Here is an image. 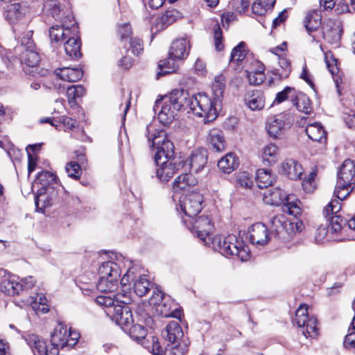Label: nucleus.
<instances>
[{
  "label": "nucleus",
  "mask_w": 355,
  "mask_h": 355,
  "mask_svg": "<svg viewBox=\"0 0 355 355\" xmlns=\"http://www.w3.org/2000/svg\"><path fill=\"white\" fill-rule=\"evenodd\" d=\"M279 155V150L276 145L269 144L262 150V157L263 161L268 162L269 164L276 162Z\"/></svg>",
  "instance_id": "5fc2aeb1"
},
{
  "label": "nucleus",
  "mask_w": 355,
  "mask_h": 355,
  "mask_svg": "<svg viewBox=\"0 0 355 355\" xmlns=\"http://www.w3.org/2000/svg\"><path fill=\"white\" fill-rule=\"evenodd\" d=\"M207 162V150L205 148L195 149L185 162L183 159V167L189 168L190 172L197 173L205 167Z\"/></svg>",
  "instance_id": "a211bd4d"
},
{
  "label": "nucleus",
  "mask_w": 355,
  "mask_h": 355,
  "mask_svg": "<svg viewBox=\"0 0 355 355\" xmlns=\"http://www.w3.org/2000/svg\"><path fill=\"white\" fill-rule=\"evenodd\" d=\"M316 171L313 170L309 174L307 178L303 180L302 186L303 189L307 192H312L315 188V178L316 177Z\"/></svg>",
  "instance_id": "774afa93"
},
{
  "label": "nucleus",
  "mask_w": 355,
  "mask_h": 355,
  "mask_svg": "<svg viewBox=\"0 0 355 355\" xmlns=\"http://www.w3.org/2000/svg\"><path fill=\"white\" fill-rule=\"evenodd\" d=\"M183 223L200 240L206 243V239L214 230L211 220L207 216H200L191 219H183Z\"/></svg>",
  "instance_id": "f8f14e48"
},
{
  "label": "nucleus",
  "mask_w": 355,
  "mask_h": 355,
  "mask_svg": "<svg viewBox=\"0 0 355 355\" xmlns=\"http://www.w3.org/2000/svg\"><path fill=\"white\" fill-rule=\"evenodd\" d=\"M67 327L63 324H59L51 334V342L53 347L63 348L67 344Z\"/></svg>",
  "instance_id": "e433bc0d"
},
{
  "label": "nucleus",
  "mask_w": 355,
  "mask_h": 355,
  "mask_svg": "<svg viewBox=\"0 0 355 355\" xmlns=\"http://www.w3.org/2000/svg\"><path fill=\"white\" fill-rule=\"evenodd\" d=\"M147 138L149 146L157 149L155 155V162H159V159L166 155V157L174 155V145L168 139L166 131L155 130L149 125L146 127Z\"/></svg>",
  "instance_id": "20e7f679"
},
{
  "label": "nucleus",
  "mask_w": 355,
  "mask_h": 355,
  "mask_svg": "<svg viewBox=\"0 0 355 355\" xmlns=\"http://www.w3.org/2000/svg\"><path fill=\"white\" fill-rule=\"evenodd\" d=\"M203 200V196L198 192H191L181 197L179 206L184 215L182 216V220L197 216L202 209Z\"/></svg>",
  "instance_id": "9b49d317"
},
{
  "label": "nucleus",
  "mask_w": 355,
  "mask_h": 355,
  "mask_svg": "<svg viewBox=\"0 0 355 355\" xmlns=\"http://www.w3.org/2000/svg\"><path fill=\"white\" fill-rule=\"evenodd\" d=\"M162 335L171 343H177L182 341L184 333L177 321H171L162 331Z\"/></svg>",
  "instance_id": "7c9ffc66"
},
{
  "label": "nucleus",
  "mask_w": 355,
  "mask_h": 355,
  "mask_svg": "<svg viewBox=\"0 0 355 355\" xmlns=\"http://www.w3.org/2000/svg\"><path fill=\"white\" fill-rule=\"evenodd\" d=\"M322 17L317 10L309 12L304 19V23L306 31L310 35L311 33L315 31L321 25Z\"/></svg>",
  "instance_id": "c03bdc74"
},
{
  "label": "nucleus",
  "mask_w": 355,
  "mask_h": 355,
  "mask_svg": "<svg viewBox=\"0 0 355 355\" xmlns=\"http://www.w3.org/2000/svg\"><path fill=\"white\" fill-rule=\"evenodd\" d=\"M225 87V78L223 76L220 75L216 76L214 81L212 85V93H213V98L208 96V98L210 101V104L211 106V110L213 112L212 118L209 116H206V121L211 122L215 120L218 116V110L221 109L222 107V101L223 98L224 89Z\"/></svg>",
  "instance_id": "4468645a"
},
{
  "label": "nucleus",
  "mask_w": 355,
  "mask_h": 355,
  "mask_svg": "<svg viewBox=\"0 0 355 355\" xmlns=\"http://www.w3.org/2000/svg\"><path fill=\"white\" fill-rule=\"evenodd\" d=\"M165 98L167 102L172 105L173 110H185L189 107L196 116L203 118L205 123H208L206 121V116H209V114L210 118L214 116L210 101L205 94L199 93L191 98L188 92L183 89H174Z\"/></svg>",
  "instance_id": "f257e3e1"
},
{
  "label": "nucleus",
  "mask_w": 355,
  "mask_h": 355,
  "mask_svg": "<svg viewBox=\"0 0 355 355\" xmlns=\"http://www.w3.org/2000/svg\"><path fill=\"white\" fill-rule=\"evenodd\" d=\"M130 281L132 282L134 292L139 297L144 296L153 286V284L148 280L146 275L141 274L136 266L128 268L121 280V284L124 286Z\"/></svg>",
  "instance_id": "423d86ee"
},
{
  "label": "nucleus",
  "mask_w": 355,
  "mask_h": 355,
  "mask_svg": "<svg viewBox=\"0 0 355 355\" xmlns=\"http://www.w3.org/2000/svg\"><path fill=\"white\" fill-rule=\"evenodd\" d=\"M282 169L287 177L291 180L302 179V166L293 159H286L282 164Z\"/></svg>",
  "instance_id": "4c0bfd02"
},
{
  "label": "nucleus",
  "mask_w": 355,
  "mask_h": 355,
  "mask_svg": "<svg viewBox=\"0 0 355 355\" xmlns=\"http://www.w3.org/2000/svg\"><path fill=\"white\" fill-rule=\"evenodd\" d=\"M263 200L271 205H282L284 212L295 217L302 213L301 202L294 195H287L279 188L269 189L263 193Z\"/></svg>",
  "instance_id": "7ed1b4c3"
},
{
  "label": "nucleus",
  "mask_w": 355,
  "mask_h": 355,
  "mask_svg": "<svg viewBox=\"0 0 355 355\" xmlns=\"http://www.w3.org/2000/svg\"><path fill=\"white\" fill-rule=\"evenodd\" d=\"M309 138L313 141L322 142L327 139V132L320 123L309 124L306 128Z\"/></svg>",
  "instance_id": "ea45409f"
},
{
  "label": "nucleus",
  "mask_w": 355,
  "mask_h": 355,
  "mask_svg": "<svg viewBox=\"0 0 355 355\" xmlns=\"http://www.w3.org/2000/svg\"><path fill=\"white\" fill-rule=\"evenodd\" d=\"M25 339L35 355H58V348L52 345L49 347L45 340L37 335L28 334Z\"/></svg>",
  "instance_id": "f3484780"
},
{
  "label": "nucleus",
  "mask_w": 355,
  "mask_h": 355,
  "mask_svg": "<svg viewBox=\"0 0 355 355\" xmlns=\"http://www.w3.org/2000/svg\"><path fill=\"white\" fill-rule=\"evenodd\" d=\"M189 42L187 38L175 40L171 44L168 54L172 58L182 60L189 55Z\"/></svg>",
  "instance_id": "c756f323"
},
{
  "label": "nucleus",
  "mask_w": 355,
  "mask_h": 355,
  "mask_svg": "<svg viewBox=\"0 0 355 355\" xmlns=\"http://www.w3.org/2000/svg\"><path fill=\"white\" fill-rule=\"evenodd\" d=\"M116 261H108L102 263L98 268V278L119 279L121 276V263H123L124 266H128L130 265L131 261L126 260L124 261V258L120 256H116Z\"/></svg>",
  "instance_id": "2eb2a0df"
},
{
  "label": "nucleus",
  "mask_w": 355,
  "mask_h": 355,
  "mask_svg": "<svg viewBox=\"0 0 355 355\" xmlns=\"http://www.w3.org/2000/svg\"><path fill=\"white\" fill-rule=\"evenodd\" d=\"M207 141L211 149L216 152H222L225 149L226 143L223 132L217 128L210 130Z\"/></svg>",
  "instance_id": "473e14b6"
},
{
  "label": "nucleus",
  "mask_w": 355,
  "mask_h": 355,
  "mask_svg": "<svg viewBox=\"0 0 355 355\" xmlns=\"http://www.w3.org/2000/svg\"><path fill=\"white\" fill-rule=\"evenodd\" d=\"M27 303L31 306L36 314H45L49 311V305L45 295L37 293L35 296H31L27 300Z\"/></svg>",
  "instance_id": "72a5a7b5"
},
{
  "label": "nucleus",
  "mask_w": 355,
  "mask_h": 355,
  "mask_svg": "<svg viewBox=\"0 0 355 355\" xmlns=\"http://www.w3.org/2000/svg\"><path fill=\"white\" fill-rule=\"evenodd\" d=\"M19 52V60L23 71L27 74L35 76L40 62V55L35 46L25 49Z\"/></svg>",
  "instance_id": "dca6fc26"
},
{
  "label": "nucleus",
  "mask_w": 355,
  "mask_h": 355,
  "mask_svg": "<svg viewBox=\"0 0 355 355\" xmlns=\"http://www.w3.org/2000/svg\"><path fill=\"white\" fill-rule=\"evenodd\" d=\"M33 31H29L24 33V35L20 40V45L15 48L16 51H20L28 48H33L35 46L32 39Z\"/></svg>",
  "instance_id": "e2e57ef3"
},
{
  "label": "nucleus",
  "mask_w": 355,
  "mask_h": 355,
  "mask_svg": "<svg viewBox=\"0 0 355 355\" xmlns=\"http://www.w3.org/2000/svg\"><path fill=\"white\" fill-rule=\"evenodd\" d=\"M65 170L68 176L75 180L78 179L82 173L80 165L76 162H70L67 163Z\"/></svg>",
  "instance_id": "338daca9"
},
{
  "label": "nucleus",
  "mask_w": 355,
  "mask_h": 355,
  "mask_svg": "<svg viewBox=\"0 0 355 355\" xmlns=\"http://www.w3.org/2000/svg\"><path fill=\"white\" fill-rule=\"evenodd\" d=\"M236 184L242 188L250 189L253 185L252 176L248 172H240L236 177Z\"/></svg>",
  "instance_id": "680f3d73"
},
{
  "label": "nucleus",
  "mask_w": 355,
  "mask_h": 355,
  "mask_svg": "<svg viewBox=\"0 0 355 355\" xmlns=\"http://www.w3.org/2000/svg\"><path fill=\"white\" fill-rule=\"evenodd\" d=\"M296 108L302 112L309 114L312 111L309 99L304 95L296 96L293 102Z\"/></svg>",
  "instance_id": "4d7b16f0"
},
{
  "label": "nucleus",
  "mask_w": 355,
  "mask_h": 355,
  "mask_svg": "<svg viewBox=\"0 0 355 355\" xmlns=\"http://www.w3.org/2000/svg\"><path fill=\"white\" fill-rule=\"evenodd\" d=\"M118 32L121 41L123 43V48H126V42L130 40L132 29L130 24H124L119 26Z\"/></svg>",
  "instance_id": "69168bd1"
},
{
  "label": "nucleus",
  "mask_w": 355,
  "mask_h": 355,
  "mask_svg": "<svg viewBox=\"0 0 355 355\" xmlns=\"http://www.w3.org/2000/svg\"><path fill=\"white\" fill-rule=\"evenodd\" d=\"M77 29L76 22L74 20H73L71 27L65 24L64 20L62 26L55 25L51 26L49 29V37L51 42L56 44H62L63 40L68 38L70 35H74Z\"/></svg>",
  "instance_id": "412c9836"
},
{
  "label": "nucleus",
  "mask_w": 355,
  "mask_h": 355,
  "mask_svg": "<svg viewBox=\"0 0 355 355\" xmlns=\"http://www.w3.org/2000/svg\"><path fill=\"white\" fill-rule=\"evenodd\" d=\"M331 214H330L329 216H330ZM333 216L328 219L329 220L330 229L332 232L334 233H340L343 234L344 232H346L347 227V220L344 219L339 215H336V214H332ZM327 218V216H326Z\"/></svg>",
  "instance_id": "de8ad7c7"
},
{
  "label": "nucleus",
  "mask_w": 355,
  "mask_h": 355,
  "mask_svg": "<svg viewBox=\"0 0 355 355\" xmlns=\"http://www.w3.org/2000/svg\"><path fill=\"white\" fill-rule=\"evenodd\" d=\"M104 295H99L96 297V302L102 306L113 311V308L119 305V303L128 304L130 299L125 295L120 293L115 294L114 293H105Z\"/></svg>",
  "instance_id": "b1692460"
},
{
  "label": "nucleus",
  "mask_w": 355,
  "mask_h": 355,
  "mask_svg": "<svg viewBox=\"0 0 355 355\" xmlns=\"http://www.w3.org/2000/svg\"><path fill=\"white\" fill-rule=\"evenodd\" d=\"M293 121V116L290 112L280 113L267 119L266 129L270 137L279 138L287 129L290 128Z\"/></svg>",
  "instance_id": "9d476101"
},
{
  "label": "nucleus",
  "mask_w": 355,
  "mask_h": 355,
  "mask_svg": "<svg viewBox=\"0 0 355 355\" xmlns=\"http://www.w3.org/2000/svg\"><path fill=\"white\" fill-rule=\"evenodd\" d=\"M247 51L245 43L241 42L232 49L230 61L236 62L243 61L247 55Z\"/></svg>",
  "instance_id": "13d9d810"
},
{
  "label": "nucleus",
  "mask_w": 355,
  "mask_h": 355,
  "mask_svg": "<svg viewBox=\"0 0 355 355\" xmlns=\"http://www.w3.org/2000/svg\"><path fill=\"white\" fill-rule=\"evenodd\" d=\"M44 10L50 14L55 20L64 22L61 15V5L58 0H46L44 4Z\"/></svg>",
  "instance_id": "09e8293b"
},
{
  "label": "nucleus",
  "mask_w": 355,
  "mask_h": 355,
  "mask_svg": "<svg viewBox=\"0 0 355 355\" xmlns=\"http://www.w3.org/2000/svg\"><path fill=\"white\" fill-rule=\"evenodd\" d=\"M355 177V162L345 159L338 173L337 188L351 187Z\"/></svg>",
  "instance_id": "6ab92c4d"
},
{
  "label": "nucleus",
  "mask_w": 355,
  "mask_h": 355,
  "mask_svg": "<svg viewBox=\"0 0 355 355\" xmlns=\"http://www.w3.org/2000/svg\"><path fill=\"white\" fill-rule=\"evenodd\" d=\"M214 248L225 257H236L242 261L250 257V249L239 241L235 235L216 236L213 240Z\"/></svg>",
  "instance_id": "f03ea898"
},
{
  "label": "nucleus",
  "mask_w": 355,
  "mask_h": 355,
  "mask_svg": "<svg viewBox=\"0 0 355 355\" xmlns=\"http://www.w3.org/2000/svg\"><path fill=\"white\" fill-rule=\"evenodd\" d=\"M124 49L126 53H128L131 49L132 54L139 55L143 51V42L139 38H130V40L126 42V48Z\"/></svg>",
  "instance_id": "052dcab7"
},
{
  "label": "nucleus",
  "mask_w": 355,
  "mask_h": 355,
  "mask_svg": "<svg viewBox=\"0 0 355 355\" xmlns=\"http://www.w3.org/2000/svg\"><path fill=\"white\" fill-rule=\"evenodd\" d=\"M271 230L275 235L284 241L291 239L302 230V220H288L283 214L277 215L270 220Z\"/></svg>",
  "instance_id": "39448f33"
},
{
  "label": "nucleus",
  "mask_w": 355,
  "mask_h": 355,
  "mask_svg": "<svg viewBox=\"0 0 355 355\" xmlns=\"http://www.w3.org/2000/svg\"><path fill=\"white\" fill-rule=\"evenodd\" d=\"M50 190L39 189L35 198V204L37 210L43 211L46 207L52 205L53 198L48 194Z\"/></svg>",
  "instance_id": "49530a36"
},
{
  "label": "nucleus",
  "mask_w": 355,
  "mask_h": 355,
  "mask_svg": "<svg viewBox=\"0 0 355 355\" xmlns=\"http://www.w3.org/2000/svg\"><path fill=\"white\" fill-rule=\"evenodd\" d=\"M74 35H70L65 42L64 46L66 54L71 59L76 60L81 57L80 52V41L78 38L73 37Z\"/></svg>",
  "instance_id": "a19ab883"
},
{
  "label": "nucleus",
  "mask_w": 355,
  "mask_h": 355,
  "mask_svg": "<svg viewBox=\"0 0 355 355\" xmlns=\"http://www.w3.org/2000/svg\"><path fill=\"white\" fill-rule=\"evenodd\" d=\"M145 348L154 355H184L188 351L189 345L186 341L170 343L162 350L157 338L152 336L150 345H145Z\"/></svg>",
  "instance_id": "ddd939ff"
},
{
  "label": "nucleus",
  "mask_w": 355,
  "mask_h": 355,
  "mask_svg": "<svg viewBox=\"0 0 355 355\" xmlns=\"http://www.w3.org/2000/svg\"><path fill=\"white\" fill-rule=\"evenodd\" d=\"M178 61L180 60L172 58L169 54L168 58L166 60H159L158 63L159 70L157 73V78H159L162 76L176 71L178 69Z\"/></svg>",
  "instance_id": "37998d69"
},
{
  "label": "nucleus",
  "mask_w": 355,
  "mask_h": 355,
  "mask_svg": "<svg viewBox=\"0 0 355 355\" xmlns=\"http://www.w3.org/2000/svg\"><path fill=\"white\" fill-rule=\"evenodd\" d=\"M157 168L156 174L160 182H168L174 174L183 168V159L181 157L171 156L166 157V155L159 159V162H155Z\"/></svg>",
  "instance_id": "1a4fd4ad"
},
{
  "label": "nucleus",
  "mask_w": 355,
  "mask_h": 355,
  "mask_svg": "<svg viewBox=\"0 0 355 355\" xmlns=\"http://www.w3.org/2000/svg\"><path fill=\"white\" fill-rule=\"evenodd\" d=\"M55 85L60 92L66 91L69 104L71 107L75 106L76 105V100L82 97L85 93V88L80 85L66 86L64 85L56 84Z\"/></svg>",
  "instance_id": "2f4dec72"
},
{
  "label": "nucleus",
  "mask_w": 355,
  "mask_h": 355,
  "mask_svg": "<svg viewBox=\"0 0 355 355\" xmlns=\"http://www.w3.org/2000/svg\"><path fill=\"white\" fill-rule=\"evenodd\" d=\"M164 294L162 291L156 289L153 291V295L150 299V304L157 306V309H165L166 308V304L163 302Z\"/></svg>",
  "instance_id": "0e129e2a"
},
{
  "label": "nucleus",
  "mask_w": 355,
  "mask_h": 355,
  "mask_svg": "<svg viewBox=\"0 0 355 355\" xmlns=\"http://www.w3.org/2000/svg\"><path fill=\"white\" fill-rule=\"evenodd\" d=\"M254 64L255 66L254 69H251L250 71L245 70L246 76L250 85H259L261 84L266 78L264 74L265 68L264 66L258 61H255Z\"/></svg>",
  "instance_id": "58836bf2"
},
{
  "label": "nucleus",
  "mask_w": 355,
  "mask_h": 355,
  "mask_svg": "<svg viewBox=\"0 0 355 355\" xmlns=\"http://www.w3.org/2000/svg\"><path fill=\"white\" fill-rule=\"evenodd\" d=\"M3 274V279L1 282V291L8 295H18L20 291H22V284L14 276L9 274L6 275V270L0 269V275Z\"/></svg>",
  "instance_id": "a878e982"
},
{
  "label": "nucleus",
  "mask_w": 355,
  "mask_h": 355,
  "mask_svg": "<svg viewBox=\"0 0 355 355\" xmlns=\"http://www.w3.org/2000/svg\"><path fill=\"white\" fill-rule=\"evenodd\" d=\"M37 183L41 184L42 187L40 189L51 190L53 187L52 184L57 182L55 175L49 171H42L37 176Z\"/></svg>",
  "instance_id": "8fccbe9b"
},
{
  "label": "nucleus",
  "mask_w": 355,
  "mask_h": 355,
  "mask_svg": "<svg viewBox=\"0 0 355 355\" xmlns=\"http://www.w3.org/2000/svg\"><path fill=\"white\" fill-rule=\"evenodd\" d=\"M296 96L297 93L295 88L286 87L282 91L276 94L273 104H279L289 98H291V101L293 102Z\"/></svg>",
  "instance_id": "6e6d98bb"
},
{
  "label": "nucleus",
  "mask_w": 355,
  "mask_h": 355,
  "mask_svg": "<svg viewBox=\"0 0 355 355\" xmlns=\"http://www.w3.org/2000/svg\"><path fill=\"white\" fill-rule=\"evenodd\" d=\"M275 175L271 171L265 168L258 169L256 173V180L260 189L267 188L272 185L275 181Z\"/></svg>",
  "instance_id": "a18cd8bd"
},
{
  "label": "nucleus",
  "mask_w": 355,
  "mask_h": 355,
  "mask_svg": "<svg viewBox=\"0 0 355 355\" xmlns=\"http://www.w3.org/2000/svg\"><path fill=\"white\" fill-rule=\"evenodd\" d=\"M239 159L235 153H229L218 161V166L225 173H230L239 166Z\"/></svg>",
  "instance_id": "79ce46f5"
},
{
  "label": "nucleus",
  "mask_w": 355,
  "mask_h": 355,
  "mask_svg": "<svg viewBox=\"0 0 355 355\" xmlns=\"http://www.w3.org/2000/svg\"><path fill=\"white\" fill-rule=\"evenodd\" d=\"M248 234L250 242L257 245H265L270 240L268 227L261 223L252 225L248 231Z\"/></svg>",
  "instance_id": "4be33fe9"
},
{
  "label": "nucleus",
  "mask_w": 355,
  "mask_h": 355,
  "mask_svg": "<svg viewBox=\"0 0 355 355\" xmlns=\"http://www.w3.org/2000/svg\"><path fill=\"white\" fill-rule=\"evenodd\" d=\"M123 331L128 334L133 340L140 343L144 347L145 345H150L152 336H150L149 338H146L147 329L145 327L132 323V324H130V326L127 327V329H125Z\"/></svg>",
  "instance_id": "cd10ccee"
},
{
  "label": "nucleus",
  "mask_w": 355,
  "mask_h": 355,
  "mask_svg": "<svg viewBox=\"0 0 355 355\" xmlns=\"http://www.w3.org/2000/svg\"><path fill=\"white\" fill-rule=\"evenodd\" d=\"M160 107L158 112V119L163 124H168L175 119V112L172 105L168 103L166 98L164 97L162 101L157 100L154 106V111L156 112Z\"/></svg>",
  "instance_id": "393cba45"
},
{
  "label": "nucleus",
  "mask_w": 355,
  "mask_h": 355,
  "mask_svg": "<svg viewBox=\"0 0 355 355\" xmlns=\"http://www.w3.org/2000/svg\"><path fill=\"white\" fill-rule=\"evenodd\" d=\"M55 74L62 80L76 82L83 76V71L80 68L64 67L55 69Z\"/></svg>",
  "instance_id": "f704fd0d"
},
{
  "label": "nucleus",
  "mask_w": 355,
  "mask_h": 355,
  "mask_svg": "<svg viewBox=\"0 0 355 355\" xmlns=\"http://www.w3.org/2000/svg\"><path fill=\"white\" fill-rule=\"evenodd\" d=\"M349 188L350 187L337 188V184L336 185L334 194L337 199L332 200L324 207L323 211V214L324 215V216H328L330 214H336L340 211V204L339 200H343L349 195Z\"/></svg>",
  "instance_id": "c85d7f7f"
},
{
  "label": "nucleus",
  "mask_w": 355,
  "mask_h": 355,
  "mask_svg": "<svg viewBox=\"0 0 355 355\" xmlns=\"http://www.w3.org/2000/svg\"><path fill=\"white\" fill-rule=\"evenodd\" d=\"M28 11V8L24 3H14L7 6L4 16L12 26L13 32H19L27 26L30 21L27 16Z\"/></svg>",
  "instance_id": "0eeeda50"
},
{
  "label": "nucleus",
  "mask_w": 355,
  "mask_h": 355,
  "mask_svg": "<svg viewBox=\"0 0 355 355\" xmlns=\"http://www.w3.org/2000/svg\"><path fill=\"white\" fill-rule=\"evenodd\" d=\"M293 322L301 329L306 338H315L318 336L317 320L314 316L309 315L306 304H302L297 308Z\"/></svg>",
  "instance_id": "6e6552de"
},
{
  "label": "nucleus",
  "mask_w": 355,
  "mask_h": 355,
  "mask_svg": "<svg viewBox=\"0 0 355 355\" xmlns=\"http://www.w3.org/2000/svg\"><path fill=\"white\" fill-rule=\"evenodd\" d=\"M119 284V279L98 278L97 289L101 293H114Z\"/></svg>",
  "instance_id": "603ef678"
},
{
  "label": "nucleus",
  "mask_w": 355,
  "mask_h": 355,
  "mask_svg": "<svg viewBox=\"0 0 355 355\" xmlns=\"http://www.w3.org/2000/svg\"><path fill=\"white\" fill-rule=\"evenodd\" d=\"M323 37L329 44L338 47L340 45L343 27L340 21H330L323 26Z\"/></svg>",
  "instance_id": "5701e85b"
},
{
  "label": "nucleus",
  "mask_w": 355,
  "mask_h": 355,
  "mask_svg": "<svg viewBox=\"0 0 355 355\" xmlns=\"http://www.w3.org/2000/svg\"><path fill=\"white\" fill-rule=\"evenodd\" d=\"M279 65L280 68L276 69V74L278 75L281 79L288 78L291 71V62L289 60L284 57H279Z\"/></svg>",
  "instance_id": "bf43d9fd"
},
{
  "label": "nucleus",
  "mask_w": 355,
  "mask_h": 355,
  "mask_svg": "<svg viewBox=\"0 0 355 355\" xmlns=\"http://www.w3.org/2000/svg\"><path fill=\"white\" fill-rule=\"evenodd\" d=\"M109 314H112V320L121 327L123 331L133 323L132 315L130 308L127 305H116L113 311L109 310Z\"/></svg>",
  "instance_id": "aec40b11"
},
{
  "label": "nucleus",
  "mask_w": 355,
  "mask_h": 355,
  "mask_svg": "<svg viewBox=\"0 0 355 355\" xmlns=\"http://www.w3.org/2000/svg\"><path fill=\"white\" fill-rule=\"evenodd\" d=\"M196 183L195 179L191 174L184 173L179 175L174 181L173 189L175 191L178 192L181 190H185L191 185H194Z\"/></svg>",
  "instance_id": "3c124183"
},
{
  "label": "nucleus",
  "mask_w": 355,
  "mask_h": 355,
  "mask_svg": "<svg viewBox=\"0 0 355 355\" xmlns=\"http://www.w3.org/2000/svg\"><path fill=\"white\" fill-rule=\"evenodd\" d=\"M275 3V0H256L252 6V10L254 14L263 15L273 8Z\"/></svg>",
  "instance_id": "864d4df0"
},
{
  "label": "nucleus",
  "mask_w": 355,
  "mask_h": 355,
  "mask_svg": "<svg viewBox=\"0 0 355 355\" xmlns=\"http://www.w3.org/2000/svg\"><path fill=\"white\" fill-rule=\"evenodd\" d=\"M245 105L252 111L261 110L265 105V97L261 90H254L245 98Z\"/></svg>",
  "instance_id": "c9c22d12"
},
{
  "label": "nucleus",
  "mask_w": 355,
  "mask_h": 355,
  "mask_svg": "<svg viewBox=\"0 0 355 355\" xmlns=\"http://www.w3.org/2000/svg\"><path fill=\"white\" fill-rule=\"evenodd\" d=\"M181 17L182 15L178 10H168L156 18L154 28L157 32L164 30Z\"/></svg>",
  "instance_id": "bb28decb"
}]
</instances>
